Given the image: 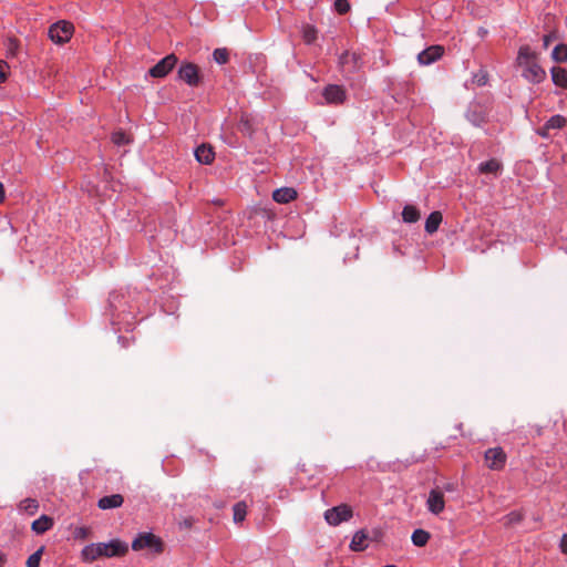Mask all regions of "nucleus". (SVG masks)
<instances>
[{
	"mask_svg": "<svg viewBox=\"0 0 567 567\" xmlns=\"http://www.w3.org/2000/svg\"><path fill=\"white\" fill-rule=\"evenodd\" d=\"M442 219L443 217L440 212L431 213L425 220V231L430 235L434 234L439 229Z\"/></svg>",
	"mask_w": 567,
	"mask_h": 567,
	"instance_id": "nucleus-20",
	"label": "nucleus"
},
{
	"mask_svg": "<svg viewBox=\"0 0 567 567\" xmlns=\"http://www.w3.org/2000/svg\"><path fill=\"white\" fill-rule=\"evenodd\" d=\"M6 198V192H4V186L3 184L0 182V203H2Z\"/></svg>",
	"mask_w": 567,
	"mask_h": 567,
	"instance_id": "nucleus-39",
	"label": "nucleus"
},
{
	"mask_svg": "<svg viewBox=\"0 0 567 567\" xmlns=\"http://www.w3.org/2000/svg\"><path fill=\"white\" fill-rule=\"evenodd\" d=\"M44 547H40L35 553L29 556L27 560V567H39Z\"/></svg>",
	"mask_w": 567,
	"mask_h": 567,
	"instance_id": "nucleus-32",
	"label": "nucleus"
},
{
	"mask_svg": "<svg viewBox=\"0 0 567 567\" xmlns=\"http://www.w3.org/2000/svg\"><path fill=\"white\" fill-rule=\"evenodd\" d=\"M178 78L189 86H198L200 84L199 69L192 62H183L178 68Z\"/></svg>",
	"mask_w": 567,
	"mask_h": 567,
	"instance_id": "nucleus-6",
	"label": "nucleus"
},
{
	"mask_svg": "<svg viewBox=\"0 0 567 567\" xmlns=\"http://www.w3.org/2000/svg\"><path fill=\"white\" fill-rule=\"evenodd\" d=\"M334 9L340 14H346L350 10V4L348 0H336Z\"/></svg>",
	"mask_w": 567,
	"mask_h": 567,
	"instance_id": "nucleus-34",
	"label": "nucleus"
},
{
	"mask_svg": "<svg viewBox=\"0 0 567 567\" xmlns=\"http://www.w3.org/2000/svg\"><path fill=\"white\" fill-rule=\"evenodd\" d=\"M551 58L554 61L558 63H563L567 61V45L560 43L556 45L551 52Z\"/></svg>",
	"mask_w": 567,
	"mask_h": 567,
	"instance_id": "nucleus-27",
	"label": "nucleus"
},
{
	"mask_svg": "<svg viewBox=\"0 0 567 567\" xmlns=\"http://www.w3.org/2000/svg\"><path fill=\"white\" fill-rule=\"evenodd\" d=\"M443 488L447 492H453L454 491V484L453 483H446Z\"/></svg>",
	"mask_w": 567,
	"mask_h": 567,
	"instance_id": "nucleus-41",
	"label": "nucleus"
},
{
	"mask_svg": "<svg viewBox=\"0 0 567 567\" xmlns=\"http://www.w3.org/2000/svg\"><path fill=\"white\" fill-rule=\"evenodd\" d=\"M234 511V522L241 523L247 515V505L245 502H238L233 507Z\"/></svg>",
	"mask_w": 567,
	"mask_h": 567,
	"instance_id": "nucleus-28",
	"label": "nucleus"
},
{
	"mask_svg": "<svg viewBox=\"0 0 567 567\" xmlns=\"http://www.w3.org/2000/svg\"><path fill=\"white\" fill-rule=\"evenodd\" d=\"M430 537H431V535L429 532L419 528L412 533L411 540H412L413 545H415L417 547H423L427 544V542L430 540Z\"/></svg>",
	"mask_w": 567,
	"mask_h": 567,
	"instance_id": "nucleus-22",
	"label": "nucleus"
},
{
	"mask_svg": "<svg viewBox=\"0 0 567 567\" xmlns=\"http://www.w3.org/2000/svg\"><path fill=\"white\" fill-rule=\"evenodd\" d=\"M317 29L313 25L307 24L302 29V39L307 44H311L317 39Z\"/></svg>",
	"mask_w": 567,
	"mask_h": 567,
	"instance_id": "nucleus-29",
	"label": "nucleus"
},
{
	"mask_svg": "<svg viewBox=\"0 0 567 567\" xmlns=\"http://www.w3.org/2000/svg\"><path fill=\"white\" fill-rule=\"evenodd\" d=\"M507 455L502 447H491L484 453V462L487 468L501 471L505 467Z\"/></svg>",
	"mask_w": 567,
	"mask_h": 567,
	"instance_id": "nucleus-4",
	"label": "nucleus"
},
{
	"mask_svg": "<svg viewBox=\"0 0 567 567\" xmlns=\"http://www.w3.org/2000/svg\"><path fill=\"white\" fill-rule=\"evenodd\" d=\"M8 64L4 61H0V82L6 80Z\"/></svg>",
	"mask_w": 567,
	"mask_h": 567,
	"instance_id": "nucleus-36",
	"label": "nucleus"
},
{
	"mask_svg": "<svg viewBox=\"0 0 567 567\" xmlns=\"http://www.w3.org/2000/svg\"><path fill=\"white\" fill-rule=\"evenodd\" d=\"M53 526V520L51 517L47 515H42L40 518L35 519L31 528L35 534H43L49 530Z\"/></svg>",
	"mask_w": 567,
	"mask_h": 567,
	"instance_id": "nucleus-18",
	"label": "nucleus"
},
{
	"mask_svg": "<svg viewBox=\"0 0 567 567\" xmlns=\"http://www.w3.org/2000/svg\"><path fill=\"white\" fill-rule=\"evenodd\" d=\"M566 124V118L563 115H554L551 116L544 125V131L549 130H559L564 127Z\"/></svg>",
	"mask_w": 567,
	"mask_h": 567,
	"instance_id": "nucleus-24",
	"label": "nucleus"
},
{
	"mask_svg": "<svg viewBox=\"0 0 567 567\" xmlns=\"http://www.w3.org/2000/svg\"><path fill=\"white\" fill-rule=\"evenodd\" d=\"M553 39H554V34L545 35L544 39H543L544 40V47L547 48Z\"/></svg>",
	"mask_w": 567,
	"mask_h": 567,
	"instance_id": "nucleus-38",
	"label": "nucleus"
},
{
	"mask_svg": "<svg viewBox=\"0 0 567 567\" xmlns=\"http://www.w3.org/2000/svg\"><path fill=\"white\" fill-rule=\"evenodd\" d=\"M128 550L125 543L113 539L110 543H96L85 546L81 553V557L85 563H92L100 557H121Z\"/></svg>",
	"mask_w": 567,
	"mask_h": 567,
	"instance_id": "nucleus-2",
	"label": "nucleus"
},
{
	"mask_svg": "<svg viewBox=\"0 0 567 567\" xmlns=\"http://www.w3.org/2000/svg\"><path fill=\"white\" fill-rule=\"evenodd\" d=\"M550 73L554 84L567 90V70L560 66H554Z\"/></svg>",
	"mask_w": 567,
	"mask_h": 567,
	"instance_id": "nucleus-19",
	"label": "nucleus"
},
{
	"mask_svg": "<svg viewBox=\"0 0 567 567\" xmlns=\"http://www.w3.org/2000/svg\"><path fill=\"white\" fill-rule=\"evenodd\" d=\"M238 130L246 135L254 133V125L251 118L247 114H243L238 122Z\"/></svg>",
	"mask_w": 567,
	"mask_h": 567,
	"instance_id": "nucleus-26",
	"label": "nucleus"
},
{
	"mask_svg": "<svg viewBox=\"0 0 567 567\" xmlns=\"http://www.w3.org/2000/svg\"><path fill=\"white\" fill-rule=\"evenodd\" d=\"M487 107L481 103H471L466 111V118L475 126H481L487 121Z\"/></svg>",
	"mask_w": 567,
	"mask_h": 567,
	"instance_id": "nucleus-9",
	"label": "nucleus"
},
{
	"mask_svg": "<svg viewBox=\"0 0 567 567\" xmlns=\"http://www.w3.org/2000/svg\"><path fill=\"white\" fill-rule=\"evenodd\" d=\"M368 535L364 530H358L351 540L350 548L353 551H362L367 548Z\"/></svg>",
	"mask_w": 567,
	"mask_h": 567,
	"instance_id": "nucleus-21",
	"label": "nucleus"
},
{
	"mask_svg": "<svg viewBox=\"0 0 567 567\" xmlns=\"http://www.w3.org/2000/svg\"><path fill=\"white\" fill-rule=\"evenodd\" d=\"M504 524L507 526L519 524L523 520V515L518 512H512L504 517Z\"/></svg>",
	"mask_w": 567,
	"mask_h": 567,
	"instance_id": "nucleus-33",
	"label": "nucleus"
},
{
	"mask_svg": "<svg viewBox=\"0 0 567 567\" xmlns=\"http://www.w3.org/2000/svg\"><path fill=\"white\" fill-rule=\"evenodd\" d=\"M49 38L55 44L62 45L71 40V25L62 20L53 23L49 29Z\"/></svg>",
	"mask_w": 567,
	"mask_h": 567,
	"instance_id": "nucleus-5",
	"label": "nucleus"
},
{
	"mask_svg": "<svg viewBox=\"0 0 567 567\" xmlns=\"http://www.w3.org/2000/svg\"><path fill=\"white\" fill-rule=\"evenodd\" d=\"M478 83H480V84H484L483 79H480V80H478Z\"/></svg>",
	"mask_w": 567,
	"mask_h": 567,
	"instance_id": "nucleus-44",
	"label": "nucleus"
},
{
	"mask_svg": "<svg viewBox=\"0 0 567 567\" xmlns=\"http://www.w3.org/2000/svg\"><path fill=\"white\" fill-rule=\"evenodd\" d=\"M323 96L328 103H342L346 97V91L340 85H328L323 91Z\"/></svg>",
	"mask_w": 567,
	"mask_h": 567,
	"instance_id": "nucleus-13",
	"label": "nucleus"
},
{
	"mask_svg": "<svg viewBox=\"0 0 567 567\" xmlns=\"http://www.w3.org/2000/svg\"><path fill=\"white\" fill-rule=\"evenodd\" d=\"M7 563V554L0 551V567H3Z\"/></svg>",
	"mask_w": 567,
	"mask_h": 567,
	"instance_id": "nucleus-40",
	"label": "nucleus"
},
{
	"mask_svg": "<svg viewBox=\"0 0 567 567\" xmlns=\"http://www.w3.org/2000/svg\"><path fill=\"white\" fill-rule=\"evenodd\" d=\"M560 550L567 554V534H564L560 540Z\"/></svg>",
	"mask_w": 567,
	"mask_h": 567,
	"instance_id": "nucleus-37",
	"label": "nucleus"
},
{
	"mask_svg": "<svg viewBox=\"0 0 567 567\" xmlns=\"http://www.w3.org/2000/svg\"><path fill=\"white\" fill-rule=\"evenodd\" d=\"M444 53V49L441 45H432L423 50L417 54V61L422 65H429L437 61Z\"/></svg>",
	"mask_w": 567,
	"mask_h": 567,
	"instance_id": "nucleus-12",
	"label": "nucleus"
},
{
	"mask_svg": "<svg viewBox=\"0 0 567 567\" xmlns=\"http://www.w3.org/2000/svg\"><path fill=\"white\" fill-rule=\"evenodd\" d=\"M339 62L346 73H354L362 66L361 55L355 52H344Z\"/></svg>",
	"mask_w": 567,
	"mask_h": 567,
	"instance_id": "nucleus-10",
	"label": "nucleus"
},
{
	"mask_svg": "<svg viewBox=\"0 0 567 567\" xmlns=\"http://www.w3.org/2000/svg\"><path fill=\"white\" fill-rule=\"evenodd\" d=\"M537 133L543 136V137H547L548 136V131H544V126L542 128H539L537 131Z\"/></svg>",
	"mask_w": 567,
	"mask_h": 567,
	"instance_id": "nucleus-42",
	"label": "nucleus"
},
{
	"mask_svg": "<svg viewBox=\"0 0 567 567\" xmlns=\"http://www.w3.org/2000/svg\"><path fill=\"white\" fill-rule=\"evenodd\" d=\"M486 32H487L486 30H482V29L480 30L481 34H486Z\"/></svg>",
	"mask_w": 567,
	"mask_h": 567,
	"instance_id": "nucleus-43",
	"label": "nucleus"
},
{
	"mask_svg": "<svg viewBox=\"0 0 567 567\" xmlns=\"http://www.w3.org/2000/svg\"><path fill=\"white\" fill-rule=\"evenodd\" d=\"M296 197H297V192L290 187H282V188L276 189L272 193L274 200L277 203H280V204H287V203L293 200Z\"/></svg>",
	"mask_w": 567,
	"mask_h": 567,
	"instance_id": "nucleus-16",
	"label": "nucleus"
},
{
	"mask_svg": "<svg viewBox=\"0 0 567 567\" xmlns=\"http://www.w3.org/2000/svg\"><path fill=\"white\" fill-rule=\"evenodd\" d=\"M90 535V529L86 527H80L76 529L75 536L85 539Z\"/></svg>",
	"mask_w": 567,
	"mask_h": 567,
	"instance_id": "nucleus-35",
	"label": "nucleus"
},
{
	"mask_svg": "<svg viewBox=\"0 0 567 567\" xmlns=\"http://www.w3.org/2000/svg\"><path fill=\"white\" fill-rule=\"evenodd\" d=\"M420 212L413 205H406L402 212V218L405 223H416L420 219Z\"/></svg>",
	"mask_w": 567,
	"mask_h": 567,
	"instance_id": "nucleus-23",
	"label": "nucleus"
},
{
	"mask_svg": "<svg viewBox=\"0 0 567 567\" xmlns=\"http://www.w3.org/2000/svg\"><path fill=\"white\" fill-rule=\"evenodd\" d=\"M213 56L218 64H225L229 60L228 50L225 48L216 49L213 53Z\"/></svg>",
	"mask_w": 567,
	"mask_h": 567,
	"instance_id": "nucleus-30",
	"label": "nucleus"
},
{
	"mask_svg": "<svg viewBox=\"0 0 567 567\" xmlns=\"http://www.w3.org/2000/svg\"><path fill=\"white\" fill-rule=\"evenodd\" d=\"M124 497L121 494H113L103 496L99 499L97 506L99 508L106 511L112 508H118L123 505Z\"/></svg>",
	"mask_w": 567,
	"mask_h": 567,
	"instance_id": "nucleus-15",
	"label": "nucleus"
},
{
	"mask_svg": "<svg viewBox=\"0 0 567 567\" xmlns=\"http://www.w3.org/2000/svg\"><path fill=\"white\" fill-rule=\"evenodd\" d=\"M516 62L528 82L537 84L546 79V71L539 65L537 53L529 45L519 48Z\"/></svg>",
	"mask_w": 567,
	"mask_h": 567,
	"instance_id": "nucleus-1",
	"label": "nucleus"
},
{
	"mask_svg": "<svg viewBox=\"0 0 567 567\" xmlns=\"http://www.w3.org/2000/svg\"><path fill=\"white\" fill-rule=\"evenodd\" d=\"M132 548L133 550L150 549L153 553L161 554L163 551V542L152 533H142L133 540Z\"/></svg>",
	"mask_w": 567,
	"mask_h": 567,
	"instance_id": "nucleus-3",
	"label": "nucleus"
},
{
	"mask_svg": "<svg viewBox=\"0 0 567 567\" xmlns=\"http://www.w3.org/2000/svg\"><path fill=\"white\" fill-rule=\"evenodd\" d=\"M18 509L21 514L33 516L39 511V502L35 498L22 499L18 505Z\"/></svg>",
	"mask_w": 567,
	"mask_h": 567,
	"instance_id": "nucleus-17",
	"label": "nucleus"
},
{
	"mask_svg": "<svg viewBox=\"0 0 567 567\" xmlns=\"http://www.w3.org/2000/svg\"><path fill=\"white\" fill-rule=\"evenodd\" d=\"M481 173L496 174L501 169V164L497 159L493 158L487 162L481 163L478 166Z\"/></svg>",
	"mask_w": 567,
	"mask_h": 567,
	"instance_id": "nucleus-25",
	"label": "nucleus"
},
{
	"mask_svg": "<svg viewBox=\"0 0 567 567\" xmlns=\"http://www.w3.org/2000/svg\"><path fill=\"white\" fill-rule=\"evenodd\" d=\"M112 142L115 145L122 146L128 144L131 138L123 131H117L112 134Z\"/></svg>",
	"mask_w": 567,
	"mask_h": 567,
	"instance_id": "nucleus-31",
	"label": "nucleus"
},
{
	"mask_svg": "<svg viewBox=\"0 0 567 567\" xmlns=\"http://www.w3.org/2000/svg\"><path fill=\"white\" fill-rule=\"evenodd\" d=\"M352 517V509L347 504H341L326 511L324 518L331 526H337L342 522H347Z\"/></svg>",
	"mask_w": 567,
	"mask_h": 567,
	"instance_id": "nucleus-7",
	"label": "nucleus"
},
{
	"mask_svg": "<svg viewBox=\"0 0 567 567\" xmlns=\"http://www.w3.org/2000/svg\"><path fill=\"white\" fill-rule=\"evenodd\" d=\"M427 509L434 514L439 515L444 511L445 499L444 493L440 488H433L429 493V497L426 501Z\"/></svg>",
	"mask_w": 567,
	"mask_h": 567,
	"instance_id": "nucleus-11",
	"label": "nucleus"
},
{
	"mask_svg": "<svg viewBox=\"0 0 567 567\" xmlns=\"http://www.w3.org/2000/svg\"><path fill=\"white\" fill-rule=\"evenodd\" d=\"M176 63L177 56L174 53L168 54L151 68L148 73L153 78H164L174 69Z\"/></svg>",
	"mask_w": 567,
	"mask_h": 567,
	"instance_id": "nucleus-8",
	"label": "nucleus"
},
{
	"mask_svg": "<svg viewBox=\"0 0 567 567\" xmlns=\"http://www.w3.org/2000/svg\"><path fill=\"white\" fill-rule=\"evenodd\" d=\"M194 154L197 162L205 165L212 164L215 158V152L213 151V147L207 144H202L196 147Z\"/></svg>",
	"mask_w": 567,
	"mask_h": 567,
	"instance_id": "nucleus-14",
	"label": "nucleus"
}]
</instances>
